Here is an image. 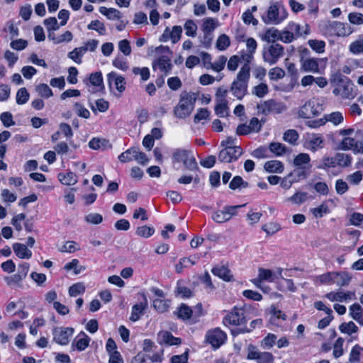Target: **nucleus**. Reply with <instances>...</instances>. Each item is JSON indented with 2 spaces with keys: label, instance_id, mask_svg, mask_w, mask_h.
<instances>
[{
  "label": "nucleus",
  "instance_id": "nucleus-1",
  "mask_svg": "<svg viewBox=\"0 0 363 363\" xmlns=\"http://www.w3.org/2000/svg\"><path fill=\"white\" fill-rule=\"evenodd\" d=\"M250 77V65L244 64L241 67L236 78L234 79L230 86V90L233 96L238 99H242L247 94Z\"/></svg>",
  "mask_w": 363,
  "mask_h": 363
},
{
  "label": "nucleus",
  "instance_id": "nucleus-2",
  "mask_svg": "<svg viewBox=\"0 0 363 363\" xmlns=\"http://www.w3.org/2000/svg\"><path fill=\"white\" fill-rule=\"evenodd\" d=\"M197 99L194 92H182L177 105L174 108V115L179 119H184L191 115Z\"/></svg>",
  "mask_w": 363,
  "mask_h": 363
},
{
  "label": "nucleus",
  "instance_id": "nucleus-3",
  "mask_svg": "<svg viewBox=\"0 0 363 363\" xmlns=\"http://www.w3.org/2000/svg\"><path fill=\"white\" fill-rule=\"evenodd\" d=\"M288 16V12L281 1L272 4L267 13L262 16V20L265 24L278 25L282 23Z\"/></svg>",
  "mask_w": 363,
  "mask_h": 363
},
{
  "label": "nucleus",
  "instance_id": "nucleus-4",
  "mask_svg": "<svg viewBox=\"0 0 363 363\" xmlns=\"http://www.w3.org/2000/svg\"><path fill=\"white\" fill-rule=\"evenodd\" d=\"M335 80L338 82L337 86L334 89L333 94L340 95L344 99H353L355 96L354 93V84L352 81L340 73L335 75Z\"/></svg>",
  "mask_w": 363,
  "mask_h": 363
},
{
  "label": "nucleus",
  "instance_id": "nucleus-5",
  "mask_svg": "<svg viewBox=\"0 0 363 363\" xmlns=\"http://www.w3.org/2000/svg\"><path fill=\"white\" fill-rule=\"evenodd\" d=\"M174 162H182L184 167L190 170L198 169L197 162L191 151L184 149H176L172 155Z\"/></svg>",
  "mask_w": 363,
  "mask_h": 363
},
{
  "label": "nucleus",
  "instance_id": "nucleus-6",
  "mask_svg": "<svg viewBox=\"0 0 363 363\" xmlns=\"http://www.w3.org/2000/svg\"><path fill=\"white\" fill-rule=\"evenodd\" d=\"M325 138L320 133H306L303 142V147L308 150L315 152L325 146Z\"/></svg>",
  "mask_w": 363,
  "mask_h": 363
},
{
  "label": "nucleus",
  "instance_id": "nucleus-7",
  "mask_svg": "<svg viewBox=\"0 0 363 363\" xmlns=\"http://www.w3.org/2000/svg\"><path fill=\"white\" fill-rule=\"evenodd\" d=\"M245 205L226 206L222 210H218L213 213L211 218L218 223H223L228 221L230 218L237 214V209Z\"/></svg>",
  "mask_w": 363,
  "mask_h": 363
},
{
  "label": "nucleus",
  "instance_id": "nucleus-8",
  "mask_svg": "<svg viewBox=\"0 0 363 363\" xmlns=\"http://www.w3.org/2000/svg\"><path fill=\"white\" fill-rule=\"evenodd\" d=\"M74 328L70 327H55L52 329V340L58 345H67L73 335Z\"/></svg>",
  "mask_w": 363,
  "mask_h": 363
},
{
  "label": "nucleus",
  "instance_id": "nucleus-9",
  "mask_svg": "<svg viewBox=\"0 0 363 363\" xmlns=\"http://www.w3.org/2000/svg\"><path fill=\"white\" fill-rule=\"evenodd\" d=\"M257 108L258 113L268 115L271 113H280L286 109V107L282 103L269 99L258 104Z\"/></svg>",
  "mask_w": 363,
  "mask_h": 363
},
{
  "label": "nucleus",
  "instance_id": "nucleus-10",
  "mask_svg": "<svg viewBox=\"0 0 363 363\" xmlns=\"http://www.w3.org/2000/svg\"><path fill=\"white\" fill-rule=\"evenodd\" d=\"M284 55V47L278 43L269 45L267 50L263 53L264 62L270 65H274Z\"/></svg>",
  "mask_w": 363,
  "mask_h": 363
},
{
  "label": "nucleus",
  "instance_id": "nucleus-11",
  "mask_svg": "<svg viewBox=\"0 0 363 363\" xmlns=\"http://www.w3.org/2000/svg\"><path fill=\"white\" fill-rule=\"evenodd\" d=\"M244 310L235 307L223 318V323L225 325H242L245 323Z\"/></svg>",
  "mask_w": 363,
  "mask_h": 363
},
{
  "label": "nucleus",
  "instance_id": "nucleus-12",
  "mask_svg": "<svg viewBox=\"0 0 363 363\" xmlns=\"http://www.w3.org/2000/svg\"><path fill=\"white\" fill-rule=\"evenodd\" d=\"M242 152V149L240 147H224L219 152L218 160L222 162H231L237 160Z\"/></svg>",
  "mask_w": 363,
  "mask_h": 363
},
{
  "label": "nucleus",
  "instance_id": "nucleus-13",
  "mask_svg": "<svg viewBox=\"0 0 363 363\" xmlns=\"http://www.w3.org/2000/svg\"><path fill=\"white\" fill-rule=\"evenodd\" d=\"M327 27L333 34L339 37L348 36L353 32L350 26L340 21H329Z\"/></svg>",
  "mask_w": 363,
  "mask_h": 363
},
{
  "label": "nucleus",
  "instance_id": "nucleus-14",
  "mask_svg": "<svg viewBox=\"0 0 363 363\" xmlns=\"http://www.w3.org/2000/svg\"><path fill=\"white\" fill-rule=\"evenodd\" d=\"M248 359H256L257 363H272L274 357L268 352H259L255 347L250 345L247 354Z\"/></svg>",
  "mask_w": 363,
  "mask_h": 363
},
{
  "label": "nucleus",
  "instance_id": "nucleus-15",
  "mask_svg": "<svg viewBox=\"0 0 363 363\" xmlns=\"http://www.w3.org/2000/svg\"><path fill=\"white\" fill-rule=\"evenodd\" d=\"M206 340L213 347L218 348L225 342L226 334L220 328H216L207 332Z\"/></svg>",
  "mask_w": 363,
  "mask_h": 363
},
{
  "label": "nucleus",
  "instance_id": "nucleus-16",
  "mask_svg": "<svg viewBox=\"0 0 363 363\" xmlns=\"http://www.w3.org/2000/svg\"><path fill=\"white\" fill-rule=\"evenodd\" d=\"M182 33V28L180 26H174L172 27V30L167 27L160 37V40L167 42L170 40L172 43L174 44L181 39Z\"/></svg>",
  "mask_w": 363,
  "mask_h": 363
},
{
  "label": "nucleus",
  "instance_id": "nucleus-17",
  "mask_svg": "<svg viewBox=\"0 0 363 363\" xmlns=\"http://www.w3.org/2000/svg\"><path fill=\"white\" fill-rule=\"evenodd\" d=\"M338 148L342 150H352L354 153H363V143L356 141L352 138L345 137L340 143Z\"/></svg>",
  "mask_w": 363,
  "mask_h": 363
},
{
  "label": "nucleus",
  "instance_id": "nucleus-18",
  "mask_svg": "<svg viewBox=\"0 0 363 363\" xmlns=\"http://www.w3.org/2000/svg\"><path fill=\"white\" fill-rule=\"evenodd\" d=\"M330 301L347 302L349 300L355 299V293L352 291H343L339 290L331 291L325 296Z\"/></svg>",
  "mask_w": 363,
  "mask_h": 363
},
{
  "label": "nucleus",
  "instance_id": "nucleus-19",
  "mask_svg": "<svg viewBox=\"0 0 363 363\" xmlns=\"http://www.w3.org/2000/svg\"><path fill=\"white\" fill-rule=\"evenodd\" d=\"M143 300L138 303L135 304L132 307L131 315L130 317V320L133 322L138 321L140 316L143 314L145 310L147 308L148 306V302L146 296L143 294Z\"/></svg>",
  "mask_w": 363,
  "mask_h": 363
},
{
  "label": "nucleus",
  "instance_id": "nucleus-20",
  "mask_svg": "<svg viewBox=\"0 0 363 363\" xmlns=\"http://www.w3.org/2000/svg\"><path fill=\"white\" fill-rule=\"evenodd\" d=\"M318 114L319 111L315 107L314 101L311 100L306 101L298 111L299 117L303 118H310Z\"/></svg>",
  "mask_w": 363,
  "mask_h": 363
},
{
  "label": "nucleus",
  "instance_id": "nucleus-21",
  "mask_svg": "<svg viewBox=\"0 0 363 363\" xmlns=\"http://www.w3.org/2000/svg\"><path fill=\"white\" fill-rule=\"evenodd\" d=\"M107 82L110 87L113 84L116 89L119 92H123L125 89V82L123 77L118 75L115 72H111L107 74Z\"/></svg>",
  "mask_w": 363,
  "mask_h": 363
},
{
  "label": "nucleus",
  "instance_id": "nucleus-22",
  "mask_svg": "<svg viewBox=\"0 0 363 363\" xmlns=\"http://www.w3.org/2000/svg\"><path fill=\"white\" fill-rule=\"evenodd\" d=\"M157 340L159 344H165L167 345H179L182 340L179 337L173 336V335L167 330L160 331L157 334Z\"/></svg>",
  "mask_w": 363,
  "mask_h": 363
},
{
  "label": "nucleus",
  "instance_id": "nucleus-23",
  "mask_svg": "<svg viewBox=\"0 0 363 363\" xmlns=\"http://www.w3.org/2000/svg\"><path fill=\"white\" fill-rule=\"evenodd\" d=\"M172 68L170 59L167 56H161L152 62V69L154 70L160 69L162 72L167 74Z\"/></svg>",
  "mask_w": 363,
  "mask_h": 363
},
{
  "label": "nucleus",
  "instance_id": "nucleus-24",
  "mask_svg": "<svg viewBox=\"0 0 363 363\" xmlns=\"http://www.w3.org/2000/svg\"><path fill=\"white\" fill-rule=\"evenodd\" d=\"M320 60V59L314 57L302 58L300 60L301 69L306 72L318 73Z\"/></svg>",
  "mask_w": 363,
  "mask_h": 363
},
{
  "label": "nucleus",
  "instance_id": "nucleus-25",
  "mask_svg": "<svg viewBox=\"0 0 363 363\" xmlns=\"http://www.w3.org/2000/svg\"><path fill=\"white\" fill-rule=\"evenodd\" d=\"M13 249L16 255L21 259H30L32 257V252L23 244L14 243Z\"/></svg>",
  "mask_w": 363,
  "mask_h": 363
},
{
  "label": "nucleus",
  "instance_id": "nucleus-26",
  "mask_svg": "<svg viewBox=\"0 0 363 363\" xmlns=\"http://www.w3.org/2000/svg\"><path fill=\"white\" fill-rule=\"evenodd\" d=\"M211 272L226 281L232 280L233 275L230 270L225 266H217L212 269Z\"/></svg>",
  "mask_w": 363,
  "mask_h": 363
},
{
  "label": "nucleus",
  "instance_id": "nucleus-27",
  "mask_svg": "<svg viewBox=\"0 0 363 363\" xmlns=\"http://www.w3.org/2000/svg\"><path fill=\"white\" fill-rule=\"evenodd\" d=\"M214 111L219 117L224 118L228 116L229 108L225 99H216V105Z\"/></svg>",
  "mask_w": 363,
  "mask_h": 363
},
{
  "label": "nucleus",
  "instance_id": "nucleus-28",
  "mask_svg": "<svg viewBox=\"0 0 363 363\" xmlns=\"http://www.w3.org/2000/svg\"><path fill=\"white\" fill-rule=\"evenodd\" d=\"M264 169L270 173H282L284 169V164L279 160H270L265 162Z\"/></svg>",
  "mask_w": 363,
  "mask_h": 363
},
{
  "label": "nucleus",
  "instance_id": "nucleus-29",
  "mask_svg": "<svg viewBox=\"0 0 363 363\" xmlns=\"http://www.w3.org/2000/svg\"><path fill=\"white\" fill-rule=\"evenodd\" d=\"M335 161L336 166L345 168L351 165L352 157L349 154L337 152L335 155Z\"/></svg>",
  "mask_w": 363,
  "mask_h": 363
},
{
  "label": "nucleus",
  "instance_id": "nucleus-30",
  "mask_svg": "<svg viewBox=\"0 0 363 363\" xmlns=\"http://www.w3.org/2000/svg\"><path fill=\"white\" fill-rule=\"evenodd\" d=\"M279 30L274 27L267 28L262 35V40L267 43H275L279 40Z\"/></svg>",
  "mask_w": 363,
  "mask_h": 363
},
{
  "label": "nucleus",
  "instance_id": "nucleus-31",
  "mask_svg": "<svg viewBox=\"0 0 363 363\" xmlns=\"http://www.w3.org/2000/svg\"><path fill=\"white\" fill-rule=\"evenodd\" d=\"M350 315L359 324L363 325V309L359 303L350 306Z\"/></svg>",
  "mask_w": 363,
  "mask_h": 363
},
{
  "label": "nucleus",
  "instance_id": "nucleus-32",
  "mask_svg": "<svg viewBox=\"0 0 363 363\" xmlns=\"http://www.w3.org/2000/svg\"><path fill=\"white\" fill-rule=\"evenodd\" d=\"M351 279V276L345 272H334L333 284H335L339 286H347Z\"/></svg>",
  "mask_w": 363,
  "mask_h": 363
},
{
  "label": "nucleus",
  "instance_id": "nucleus-33",
  "mask_svg": "<svg viewBox=\"0 0 363 363\" xmlns=\"http://www.w3.org/2000/svg\"><path fill=\"white\" fill-rule=\"evenodd\" d=\"M271 317L269 322L271 324L278 325L280 320H286V315L282 313L281 311L278 309L274 306H272L270 308Z\"/></svg>",
  "mask_w": 363,
  "mask_h": 363
},
{
  "label": "nucleus",
  "instance_id": "nucleus-34",
  "mask_svg": "<svg viewBox=\"0 0 363 363\" xmlns=\"http://www.w3.org/2000/svg\"><path fill=\"white\" fill-rule=\"evenodd\" d=\"M363 358V348L359 345H355L350 353L349 361L351 363H361Z\"/></svg>",
  "mask_w": 363,
  "mask_h": 363
},
{
  "label": "nucleus",
  "instance_id": "nucleus-35",
  "mask_svg": "<svg viewBox=\"0 0 363 363\" xmlns=\"http://www.w3.org/2000/svg\"><path fill=\"white\" fill-rule=\"evenodd\" d=\"M57 177L60 182L64 185H74L77 182V177L72 172H69L65 174L60 173Z\"/></svg>",
  "mask_w": 363,
  "mask_h": 363
},
{
  "label": "nucleus",
  "instance_id": "nucleus-36",
  "mask_svg": "<svg viewBox=\"0 0 363 363\" xmlns=\"http://www.w3.org/2000/svg\"><path fill=\"white\" fill-rule=\"evenodd\" d=\"M99 11L109 20L120 19L121 18V11L114 8L108 9L105 6H101L99 9Z\"/></svg>",
  "mask_w": 363,
  "mask_h": 363
},
{
  "label": "nucleus",
  "instance_id": "nucleus-37",
  "mask_svg": "<svg viewBox=\"0 0 363 363\" xmlns=\"http://www.w3.org/2000/svg\"><path fill=\"white\" fill-rule=\"evenodd\" d=\"M89 83L96 87V91L98 89H104L103 77L101 73L100 72L91 73L89 76ZM90 91L94 93L96 91V90H92Z\"/></svg>",
  "mask_w": 363,
  "mask_h": 363
},
{
  "label": "nucleus",
  "instance_id": "nucleus-38",
  "mask_svg": "<svg viewBox=\"0 0 363 363\" xmlns=\"http://www.w3.org/2000/svg\"><path fill=\"white\" fill-rule=\"evenodd\" d=\"M89 342V337L83 333L82 337L79 338L78 336L74 339L72 344V347L73 350L77 349L79 351H83L88 347Z\"/></svg>",
  "mask_w": 363,
  "mask_h": 363
},
{
  "label": "nucleus",
  "instance_id": "nucleus-39",
  "mask_svg": "<svg viewBox=\"0 0 363 363\" xmlns=\"http://www.w3.org/2000/svg\"><path fill=\"white\" fill-rule=\"evenodd\" d=\"M311 157L307 153H300L294 160V164L295 166L300 167L302 169L307 168V165L309 164Z\"/></svg>",
  "mask_w": 363,
  "mask_h": 363
},
{
  "label": "nucleus",
  "instance_id": "nucleus-40",
  "mask_svg": "<svg viewBox=\"0 0 363 363\" xmlns=\"http://www.w3.org/2000/svg\"><path fill=\"white\" fill-rule=\"evenodd\" d=\"M269 150L277 157L284 155L288 150L284 144L275 142L269 143Z\"/></svg>",
  "mask_w": 363,
  "mask_h": 363
},
{
  "label": "nucleus",
  "instance_id": "nucleus-41",
  "mask_svg": "<svg viewBox=\"0 0 363 363\" xmlns=\"http://www.w3.org/2000/svg\"><path fill=\"white\" fill-rule=\"evenodd\" d=\"M184 30H185V34L189 37L194 38L196 36L197 34V25L196 23L191 20L189 19L187 20L184 26Z\"/></svg>",
  "mask_w": 363,
  "mask_h": 363
},
{
  "label": "nucleus",
  "instance_id": "nucleus-42",
  "mask_svg": "<svg viewBox=\"0 0 363 363\" xmlns=\"http://www.w3.org/2000/svg\"><path fill=\"white\" fill-rule=\"evenodd\" d=\"M323 118L325 120V123L329 121L333 123L335 125L340 124L344 119L342 113L340 111H335L329 114H326Z\"/></svg>",
  "mask_w": 363,
  "mask_h": 363
},
{
  "label": "nucleus",
  "instance_id": "nucleus-43",
  "mask_svg": "<svg viewBox=\"0 0 363 363\" xmlns=\"http://www.w3.org/2000/svg\"><path fill=\"white\" fill-rule=\"evenodd\" d=\"M308 199V193L303 191H297L293 196L288 198L287 200L291 203L300 205L306 202Z\"/></svg>",
  "mask_w": 363,
  "mask_h": 363
},
{
  "label": "nucleus",
  "instance_id": "nucleus-44",
  "mask_svg": "<svg viewBox=\"0 0 363 363\" xmlns=\"http://www.w3.org/2000/svg\"><path fill=\"white\" fill-rule=\"evenodd\" d=\"M177 315L179 318L182 319L184 320H189L192 315V310L185 304H182L181 306L178 308L177 312Z\"/></svg>",
  "mask_w": 363,
  "mask_h": 363
},
{
  "label": "nucleus",
  "instance_id": "nucleus-45",
  "mask_svg": "<svg viewBox=\"0 0 363 363\" xmlns=\"http://www.w3.org/2000/svg\"><path fill=\"white\" fill-rule=\"evenodd\" d=\"M217 19L213 18H204L202 24V30L206 33H211L213 30H215V28L217 26Z\"/></svg>",
  "mask_w": 363,
  "mask_h": 363
},
{
  "label": "nucleus",
  "instance_id": "nucleus-46",
  "mask_svg": "<svg viewBox=\"0 0 363 363\" xmlns=\"http://www.w3.org/2000/svg\"><path fill=\"white\" fill-rule=\"evenodd\" d=\"M30 94L25 87L19 89L16 93V101L18 105H23L29 100Z\"/></svg>",
  "mask_w": 363,
  "mask_h": 363
},
{
  "label": "nucleus",
  "instance_id": "nucleus-47",
  "mask_svg": "<svg viewBox=\"0 0 363 363\" xmlns=\"http://www.w3.org/2000/svg\"><path fill=\"white\" fill-rule=\"evenodd\" d=\"M337 167L334 157L324 156L320 161V163L317 166L318 169H327L329 168H334Z\"/></svg>",
  "mask_w": 363,
  "mask_h": 363
},
{
  "label": "nucleus",
  "instance_id": "nucleus-48",
  "mask_svg": "<svg viewBox=\"0 0 363 363\" xmlns=\"http://www.w3.org/2000/svg\"><path fill=\"white\" fill-rule=\"evenodd\" d=\"M108 143L106 140L94 138L89 142V147L93 150L105 149Z\"/></svg>",
  "mask_w": 363,
  "mask_h": 363
},
{
  "label": "nucleus",
  "instance_id": "nucleus-49",
  "mask_svg": "<svg viewBox=\"0 0 363 363\" xmlns=\"http://www.w3.org/2000/svg\"><path fill=\"white\" fill-rule=\"evenodd\" d=\"M85 54L84 50L81 47L74 48L68 53V57L77 64L82 63V57Z\"/></svg>",
  "mask_w": 363,
  "mask_h": 363
},
{
  "label": "nucleus",
  "instance_id": "nucleus-50",
  "mask_svg": "<svg viewBox=\"0 0 363 363\" xmlns=\"http://www.w3.org/2000/svg\"><path fill=\"white\" fill-rule=\"evenodd\" d=\"M108 102L104 99L96 100L95 101V106L91 104V108L94 113H96L97 111L100 112H105L108 109Z\"/></svg>",
  "mask_w": 363,
  "mask_h": 363
},
{
  "label": "nucleus",
  "instance_id": "nucleus-51",
  "mask_svg": "<svg viewBox=\"0 0 363 363\" xmlns=\"http://www.w3.org/2000/svg\"><path fill=\"white\" fill-rule=\"evenodd\" d=\"M89 30H96L99 35H104L106 34V27L103 23L98 20L91 21L87 26Z\"/></svg>",
  "mask_w": 363,
  "mask_h": 363
},
{
  "label": "nucleus",
  "instance_id": "nucleus-52",
  "mask_svg": "<svg viewBox=\"0 0 363 363\" xmlns=\"http://www.w3.org/2000/svg\"><path fill=\"white\" fill-rule=\"evenodd\" d=\"M227 62V57L224 55H220L218 57L216 61L213 63H210V69H213L214 71L219 72L222 71L225 65Z\"/></svg>",
  "mask_w": 363,
  "mask_h": 363
},
{
  "label": "nucleus",
  "instance_id": "nucleus-53",
  "mask_svg": "<svg viewBox=\"0 0 363 363\" xmlns=\"http://www.w3.org/2000/svg\"><path fill=\"white\" fill-rule=\"evenodd\" d=\"M43 23L45 26L48 31L57 30L61 26L60 23H58L55 17H49L45 18L43 21Z\"/></svg>",
  "mask_w": 363,
  "mask_h": 363
},
{
  "label": "nucleus",
  "instance_id": "nucleus-54",
  "mask_svg": "<svg viewBox=\"0 0 363 363\" xmlns=\"http://www.w3.org/2000/svg\"><path fill=\"white\" fill-rule=\"evenodd\" d=\"M38 95L44 98H49L53 95L52 89L46 84H40L35 87Z\"/></svg>",
  "mask_w": 363,
  "mask_h": 363
},
{
  "label": "nucleus",
  "instance_id": "nucleus-55",
  "mask_svg": "<svg viewBox=\"0 0 363 363\" xmlns=\"http://www.w3.org/2000/svg\"><path fill=\"white\" fill-rule=\"evenodd\" d=\"M334 279V272H328L316 277L315 281L320 284H333Z\"/></svg>",
  "mask_w": 363,
  "mask_h": 363
},
{
  "label": "nucleus",
  "instance_id": "nucleus-56",
  "mask_svg": "<svg viewBox=\"0 0 363 363\" xmlns=\"http://www.w3.org/2000/svg\"><path fill=\"white\" fill-rule=\"evenodd\" d=\"M155 233V229L152 227L143 225L138 227L136 230V234L143 238H147L152 236Z\"/></svg>",
  "mask_w": 363,
  "mask_h": 363
},
{
  "label": "nucleus",
  "instance_id": "nucleus-57",
  "mask_svg": "<svg viewBox=\"0 0 363 363\" xmlns=\"http://www.w3.org/2000/svg\"><path fill=\"white\" fill-rule=\"evenodd\" d=\"M248 186V183L244 182L242 178L240 176H235L230 182V189L235 190L239 188H246Z\"/></svg>",
  "mask_w": 363,
  "mask_h": 363
},
{
  "label": "nucleus",
  "instance_id": "nucleus-58",
  "mask_svg": "<svg viewBox=\"0 0 363 363\" xmlns=\"http://www.w3.org/2000/svg\"><path fill=\"white\" fill-rule=\"evenodd\" d=\"M258 275L263 281H267L269 282L274 281L275 278V274L272 270L263 268L259 269Z\"/></svg>",
  "mask_w": 363,
  "mask_h": 363
},
{
  "label": "nucleus",
  "instance_id": "nucleus-59",
  "mask_svg": "<svg viewBox=\"0 0 363 363\" xmlns=\"http://www.w3.org/2000/svg\"><path fill=\"white\" fill-rule=\"evenodd\" d=\"M308 44L318 53H323L325 51V43L323 40H309Z\"/></svg>",
  "mask_w": 363,
  "mask_h": 363
},
{
  "label": "nucleus",
  "instance_id": "nucleus-60",
  "mask_svg": "<svg viewBox=\"0 0 363 363\" xmlns=\"http://www.w3.org/2000/svg\"><path fill=\"white\" fill-rule=\"evenodd\" d=\"M230 38L225 34L220 35L216 41V48L219 50H225L230 46Z\"/></svg>",
  "mask_w": 363,
  "mask_h": 363
},
{
  "label": "nucleus",
  "instance_id": "nucleus-61",
  "mask_svg": "<svg viewBox=\"0 0 363 363\" xmlns=\"http://www.w3.org/2000/svg\"><path fill=\"white\" fill-rule=\"evenodd\" d=\"M287 31L290 32L293 34L295 38H298L299 36L302 35V32L301 31V26L299 24H297L294 22H289L287 26L284 28Z\"/></svg>",
  "mask_w": 363,
  "mask_h": 363
},
{
  "label": "nucleus",
  "instance_id": "nucleus-62",
  "mask_svg": "<svg viewBox=\"0 0 363 363\" xmlns=\"http://www.w3.org/2000/svg\"><path fill=\"white\" fill-rule=\"evenodd\" d=\"M343 343H344V339L342 337H339L335 341L334 345H333V354L335 358H339L343 354Z\"/></svg>",
  "mask_w": 363,
  "mask_h": 363
},
{
  "label": "nucleus",
  "instance_id": "nucleus-63",
  "mask_svg": "<svg viewBox=\"0 0 363 363\" xmlns=\"http://www.w3.org/2000/svg\"><path fill=\"white\" fill-rule=\"evenodd\" d=\"M339 329L342 333L350 335L353 333H356L358 330V328L352 321H350L347 323L341 324L339 327Z\"/></svg>",
  "mask_w": 363,
  "mask_h": 363
},
{
  "label": "nucleus",
  "instance_id": "nucleus-64",
  "mask_svg": "<svg viewBox=\"0 0 363 363\" xmlns=\"http://www.w3.org/2000/svg\"><path fill=\"white\" fill-rule=\"evenodd\" d=\"M350 51L354 55L363 53V40H357L352 42L350 47Z\"/></svg>",
  "mask_w": 363,
  "mask_h": 363
}]
</instances>
